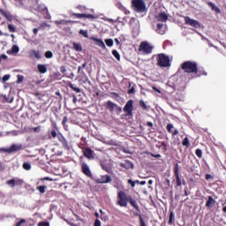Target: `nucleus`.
I'll return each instance as SVG.
<instances>
[{"label":"nucleus","mask_w":226,"mask_h":226,"mask_svg":"<svg viewBox=\"0 0 226 226\" xmlns=\"http://www.w3.org/2000/svg\"><path fill=\"white\" fill-rule=\"evenodd\" d=\"M156 61L157 65L161 66V68H168V66H170V58L163 53L157 55Z\"/></svg>","instance_id":"f257e3e1"},{"label":"nucleus","mask_w":226,"mask_h":226,"mask_svg":"<svg viewBox=\"0 0 226 226\" xmlns=\"http://www.w3.org/2000/svg\"><path fill=\"white\" fill-rule=\"evenodd\" d=\"M182 70H184L186 73H197L199 71L197 67V63L195 62H185L182 64Z\"/></svg>","instance_id":"f03ea898"},{"label":"nucleus","mask_w":226,"mask_h":226,"mask_svg":"<svg viewBox=\"0 0 226 226\" xmlns=\"http://www.w3.org/2000/svg\"><path fill=\"white\" fill-rule=\"evenodd\" d=\"M132 7L138 13H144L146 11V3L144 0H132Z\"/></svg>","instance_id":"7ed1b4c3"},{"label":"nucleus","mask_w":226,"mask_h":226,"mask_svg":"<svg viewBox=\"0 0 226 226\" xmlns=\"http://www.w3.org/2000/svg\"><path fill=\"white\" fill-rule=\"evenodd\" d=\"M117 204L121 207H126V206H128V201L126 200V193H124L123 191L118 192Z\"/></svg>","instance_id":"20e7f679"},{"label":"nucleus","mask_w":226,"mask_h":226,"mask_svg":"<svg viewBox=\"0 0 226 226\" xmlns=\"http://www.w3.org/2000/svg\"><path fill=\"white\" fill-rule=\"evenodd\" d=\"M139 50V52H144V54H151L153 52V46L147 41H143L140 43Z\"/></svg>","instance_id":"39448f33"},{"label":"nucleus","mask_w":226,"mask_h":226,"mask_svg":"<svg viewBox=\"0 0 226 226\" xmlns=\"http://www.w3.org/2000/svg\"><path fill=\"white\" fill-rule=\"evenodd\" d=\"M126 116H133V100H129L124 107Z\"/></svg>","instance_id":"423d86ee"},{"label":"nucleus","mask_w":226,"mask_h":226,"mask_svg":"<svg viewBox=\"0 0 226 226\" xmlns=\"http://www.w3.org/2000/svg\"><path fill=\"white\" fill-rule=\"evenodd\" d=\"M185 22L187 26L195 27V29H199L200 27V23L193 19H191L190 17H185Z\"/></svg>","instance_id":"0eeeda50"},{"label":"nucleus","mask_w":226,"mask_h":226,"mask_svg":"<svg viewBox=\"0 0 226 226\" xmlns=\"http://www.w3.org/2000/svg\"><path fill=\"white\" fill-rule=\"evenodd\" d=\"M16 151H20V146L13 144L9 148H0V153H8L9 154L16 153Z\"/></svg>","instance_id":"6e6552de"},{"label":"nucleus","mask_w":226,"mask_h":226,"mask_svg":"<svg viewBox=\"0 0 226 226\" xmlns=\"http://www.w3.org/2000/svg\"><path fill=\"white\" fill-rule=\"evenodd\" d=\"M81 170L83 172V174H85V176H87V177H93V173L91 172V169H89V166L87 165V163L83 162L81 165Z\"/></svg>","instance_id":"1a4fd4ad"},{"label":"nucleus","mask_w":226,"mask_h":226,"mask_svg":"<svg viewBox=\"0 0 226 226\" xmlns=\"http://www.w3.org/2000/svg\"><path fill=\"white\" fill-rule=\"evenodd\" d=\"M155 20L157 22L165 23V22H167V20H169V15H167V13H165V12H160L159 14H157L155 16Z\"/></svg>","instance_id":"9d476101"},{"label":"nucleus","mask_w":226,"mask_h":226,"mask_svg":"<svg viewBox=\"0 0 226 226\" xmlns=\"http://www.w3.org/2000/svg\"><path fill=\"white\" fill-rule=\"evenodd\" d=\"M112 182V177L109 175H103L100 178L96 180V183H99L101 185H105L107 183H111Z\"/></svg>","instance_id":"9b49d317"},{"label":"nucleus","mask_w":226,"mask_h":226,"mask_svg":"<svg viewBox=\"0 0 226 226\" xmlns=\"http://www.w3.org/2000/svg\"><path fill=\"white\" fill-rule=\"evenodd\" d=\"M28 56L31 58L35 57V59H41V53L40 50L32 49L28 52Z\"/></svg>","instance_id":"f8f14e48"},{"label":"nucleus","mask_w":226,"mask_h":226,"mask_svg":"<svg viewBox=\"0 0 226 226\" xmlns=\"http://www.w3.org/2000/svg\"><path fill=\"white\" fill-rule=\"evenodd\" d=\"M78 80H79V82H83V84L89 82V78H87L86 72L81 71V72H79V75L78 76Z\"/></svg>","instance_id":"ddd939ff"},{"label":"nucleus","mask_w":226,"mask_h":226,"mask_svg":"<svg viewBox=\"0 0 226 226\" xmlns=\"http://www.w3.org/2000/svg\"><path fill=\"white\" fill-rule=\"evenodd\" d=\"M0 13L3 15V17L6 18V19L9 22L13 21V15H11V13L10 11H5L3 9H0Z\"/></svg>","instance_id":"4468645a"},{"label":"nucleus","mask_w":226,"mask_h":226,"mask_svg":"<svg viewBox=\"0 0 226 226\" xmlns=\"http://www.w3.org/2000/svg\"><path fill=\"white\" fill-rule=\"evenodd\" d=\"M84 156L88 160H94V155H93V150L89 147L84 150Z\"/></svg>","instance_id":"2eb2a0df"},{"label":"nucleus","mask_w":226,"mask_h":226,"mask_svg":"<svg viewBox=\"0 0 226 226\" xmlns=\"http://www.w3.org/2000/svg\"><path fill=\"white\" fill-rule=\"evenodd\" d=\"M92 40L95 41V45H97L98 47H101V49H107V46H105V42H103L102 39L93 37Z\"/></svg>","instance_id":"dca6fc26"},{"label":"nucleus","mask_w":226,"mask_h":226,"mask_svg":"<svg viewBox=\"0 0 226 226\" xmlns=\"http://www.w3.org/2000/svg\"><path fill=\"white\" fill-rule=\"evenodd\" d=\"M216 203V200H215V199H213V196H209L208 200L206 203V206L211 209V207H213V206H215V204Z\"/></svg>","instance_id":"f3484780"},{"label":"nucleus","mask_w":226,"mask_h":226,"mask_svg":"<svg viewBox=\"0 0 226 226\" xmlns=\"http://www.w3.org/2000/svg\"><path fill=\"white\" fill-rule=\"evenodd\" d=\"M156 33L158 34H163L165 33V25L162 23L157 24Z\"/></svg>","instance_id":"a211bd4d"},{"label":"nucleus","mask_w":226,"mask_h":226,"mask_svg":"<svg viewBox=\"0 0 226 226\" xmlns=\"http://www.w3.org/2000/svg\"><path fill=\"white\" fill-rule=\"evenodd\" d=\"M117 8H118V10H121V11H124L125 15H130V11L126 10V8H124V6H123V4L117 2L116 4Z\"/></svg>","instance_id":"6ab92c4d"},{"label":"nucleus","mask_w":226,"mask_h":226,"mask_svg":"<svg viewBox=\"0 0 226 226\" xmlns=\"http://www.w3.org/2000/svg\"><path fill=\"white\" fill-rule=\"evenodd\" d=\"M20 49L17 45H13L11 50H7V54H19Z\"/></svg>","instance_id":"aec40b11"},{"label":"nucleus","mask_w":226,"mask_h":226,"mask_svg":"<svg viewBox=\"0 0 226 226\" xmlns=\"http://www.w3.org/2000/svg\"><path fill=\"white\" fill-rule=\"evenodd\" d=\"M120 166H122L124 169H133L134 165L133 162L130 161H126L124 163H121Z\"/></svg>","instance_id":"412c9836"},{"label":"nucleus","mask_w":226,"mask_h":226,"mask_svg":"<svg viewBox=\"0 0 226 226\" xmlns=\"http://www.w3.org/2000/svg\"><path fill=\"white\" fill-rule=\"evenodd\" d=\"M58 139L61 142L63 147H64L66 149L68 147V142L66 141V139H64V137L60 135V136H58Z\"/></svg>","instance_id":"4be33fe9"},{"label":"nucleus","mask_w":226,"mask_h":226,"mask_svg":"<svg viewBox=\"0 0 226 226\" xmlns=\"http://www.w3.org/2000/svg\"><path fill=\"white\" fill-rule=\"evenodd\" d=\"M37 69L41 73H47V65L39 64Z\"/></svg>","instance_id":"5701e85b"},{"label":"nucleus","mask_w":226,"mask_h":226,"mask_svg":"<svg viewBox=\"0 0 226 226\" xmlns=\"http://www.w3.org/2000/svg\"><path fill=\"white\" fill-rule=\"evenodd\" d=\"M116 107H117L116 103H114L110 101H108L107 109H109L110 112H114V109H116Z\"/></svg>","instance_id":"b1692460"},{"label":"nucleus","mask_w":226,"mask_h":226,"mask_svg":"<svg viewBox=\"0 0 226 226\" xmlns=\"http://www.w3.org/2000/svg\"><path fill=\"white\" fill-rule=\"evenodd\" d=\"M208 6H210V8H212V10L214 11H215L216 13H220L222 11L220 10V8H218V6H216V4L209 2L208 3Z\"/></svg>","instance_id":"393cba45"},{"label":"nucleus","mask_w":226,"mask_h":226,"mask_svg":"<svg viewBox=\"0 0 226 226\" xmlns=\"http://www.w3.org/2000/svg\"><path fill=\"white\" fill-rule=\"evenodd\" d=\"M73 49L74 50H76L77 52H82V45L80 43H73Z\"/></svg>","instance_id":"a878e982"},{"label":"nucleus","mask_w":226,"mask_h":226,"mask_svg":"<svg viewBox=\"0 0 226 226\" xmlns=\"http://www.w3.org/2000/svg\"><path fill=\"white\" fill-rule=\"evenodd\" d=\"M42 13L45 19H50V14H49V9H47V7H44V9L42 10Z\"/></svg>","instance_id":"bb28decb"},{"label":"nucleus","mask_w":226,"mask_h":226,"mask_svg":"<svg viewBox=\"0 0 226 226\" xmlns=\"http://www.w3.org/2000/svg\"><path fill=\"white\" fill-rule=\"evenodd\" d=\"M7 185L11 188H15V186H16L15 178H12V179L7 181Z\"/></svg>","instance_id":"cd10ccee"},{"label":"nucleus","mask_w":226,"mask_h":226,"mask_svg":"<svg viewBox=\"0 0 226 226\" xmlns=\"http://www.w3.org/2000/svg\"><path fill=\"white\" fill-rule=\"evenodd\" d=\"M36 190H38V192H40V193H45V190H47V186L39 185L36 187Z\"/></svg>","instance_id":"c85d7f7f"},{"label":"nucleus","mask_w":226,"mask_h":226,"mask_svg":"<svg viewBox=\"0 0 226 226\" xmlns=\"http://www.w3.org/2000/svg\"><path fill=\"white\" fill-rule=\"evenodd\" d=\"M112 55L114 56V57H116V59H117V61H121V55H119V52H117V50L114 49L112 51Z\"/></svg>","instance_id":"c756f323"},{"label":"nucleus","mask_w":226,"mask_h":226,"mask_svg":"<svg viewBox=\"0 0 226 226\" xmlns=\"http://www.w3.org/2000/svg\"><path fill=\"white\" fill-rule=\"evenodd\" d=\"M44 56L46 59H52V57H54V53H52V51H46Z\"/></svg>","instance_id":"7c9ffc66"},{"label":"nucleus","mask_w":226,"mask_h":226,"mask_svg":"<svg viewBox=\"0 0 226 226\" xmlns=\"http://www.w3.org/2000/svg\"><path fill=\"white\" fill-rule=\"evenodd\" d=\"M79 34H81L82 36H84V38H89V34L87 32V30H79Z\"/></svg>","instance_id":"2f4dec72"},{"label":"nucleus","mask_w":226,"mask_h":226,"mask_svg":"<svg viewBox=\"0 0 226 226\" xmlns=\"http://www.w3.org/2000/svg\"><path fill=\"white\" fill-rule=\"evenodd\" d=\"M174 218H175V216H174V212H170V219H169V222H168V223H169L170 225H172V223H174Z\"/></svg>","instance_id":"473e14b6"},{"label":"nucleus","mask_w":226,"mask_h":226,"mask_svg":"<svg viewBox=\"0 0 226 226\" xmlns=\"http://www.w3.org/2000/svg\"><path fill=\"white\" fill-rule=\"evenodd\" d=\"M105 43L107 47H112L114 45V41L112 39H106Z\"/></svg>","instance_id":"72a5a7b5"},{"label":"nucleus","mask_w":226,"mask_h":226,"mask_svg":"<svg viewBox=\"0 0 226 226\" xmlns=\"http://www.w3.org/2000/svg\"><path fill=\"white\" fill-rule=\"evenodd\" d=\"M69 87H71V89H72V91H75L76 93H80V91H81L80 88L75 87V85H73V84H70Z\"/></svg>","instance_id":"f704fd0d"},{"label":"nucleus","mask_w":226,"mask_h":226,"mask_svg":"<svg viewBox=\"0 0 226 226\" xmlns=\"http://www.w3.org/2000/svg\"><path fill=\"white\" fill-rule=\"evenodd\" d=\"M130 204L135 207V209H137V211H139V205L137 204V201H135L134 200H130Z\"/></svg>","instance_id":"c9c22d12"},{"label":"nucleus","mask_w":226,"mask_h":226,"mask_svg":"<svg viewBox=\"0 0 226 226\" xmlns=\"http://www.w3.org/2000/svg\"><path fill=\"white\" fill-rule=\"evenodd\" d=\"M182 144H183V146H185L186 147H190V139H188V138H185Z\"/></svg>","instance_id":"e433bc0d"},{"label":"nucleus","mask_w":226,"mask_h":226,"mask_svg":"<svg viewBox=\"0 0 226 226\" xmlns=\"http://www.w3.org/2000/svg\"><path fill=\"white\" fill-rule=\"evenodd\" d=\"M23 169L25 170H31V164L29 162H24L23 163Z\"/></svg>","instance_id":"4c0bfd02"},{"label":"nucleus","mask_w":226,"mask_h":226,"mask_svg":"<svg viewBox=\"0 0 226 226\" xmlns=\"http://www.w3.org/2000/svg\"><path fill=\"white\" fill-rule=\"evenodd\" d=\"M87 65V63H84V64H82V66H79V67H78V73H81L82 72H84V69L86 68Z\"/></svg>","instance_id":"58836bf2"},{"label":"nucleus","mask_w":226,"mask_h":226,"mask_svg":"<svg viewBox=\"0 0 226 226\" xmlns=\"http://www.w3.org/2000/svg\"><path fill=\"white\" fill-rule=\"evenodd\" d=\"M175 176H179V164L176 163L174 168Z\"/></svg>","instance_id":"ea45409f"},{"label":"nucleus","mask_w":226,"mask_h":226,"mask_svg":"<svg viewBox=\"0 0 226 226\" xmlns=\"http://www.w3.org/2000/svg\"><path fill=\"white\" fill-rule=\"evenodd\" d=\"M195 154L196 156H198V158H202V150H200V148H197L195 151Z\"/></svg>","instance_id":"a19ab883"},{"label":"nucleus","mask_w":226,"mask_h":226,"mask_svg":"<svg viewBox=\"0 0 226 226\" xmlns=\"http://www.w3.org/2000/svg\"><path fill=\"white\" fill-rule=\"evenodd\" d=\"M72 15H73L77 19H84L86 17V14H82V13H73Z\"/></svg>","instance_id":"79ce46f5"},{"label":"nucleus","mask_w":226,"mask_h":226,"mask_svg":"<svg viewBox=\"0 0 226 226\" xmlns=\"http://www.w3.org/2000/svg\"><path fill=\"white\" fill-rule=\"evenodd\" d=\"M7 27H8L10 33H15V31H16L15 26L9 24Z\"/></svg>","instance_id":"37998d69"},{"label":"nucleus","mask_w":226,"mask_h":226,"mask_svg":"<svg viewBox=\"0 0 226 226\" xmlns=\"http://www.w3.org/2000/svg\"><path fill=\"white\" fill-rule=\"evenodd\" d=\"M176 181H177V186H181V178L179 177V175H175Z\"/></svg>","instance_id":"c03bdc74"},{"label":"nucleus","mask_w":226,"mask_h":226,"mask_svg":"<svg viewBox=\"0 0 226 226\" xmlns=\"http://www.w3.org/2000/svg\"><path fill=\"white\" fill-rule=\"evenodd\" d=\"M167 130H168V132H169L170 133H172V130H174V124H169L167 125Z\"/></svg>","instance_id":"a18cd8bd"},{"label":"nucleus","mask_w":226,"mask_h":226,"mask_svg":"<svg viewBox=\"0 0 226 226\" xmlns=\"http://www.w3.org/2000/svg\"><path fill=\"white\" fill-rule=\"evenodd\" d=\"M49 135H51L52 137H54V139H56L57 137V132H56V129H53L49 132Z\"/></svg>","instance_id":"49530a36"},{"label":"nucleus","mask_w":226,"mask_h":226,"mask_svg":"<svg viewBox=\"0 0 226 226\" xmlns=\"http://www.w3.org/2000/svg\"><path fill=\"white\" fill-rule=\"evenodd\" d=\"M15 183L16 186H22V185H24V181H22L21 179L15 180Z\"/></svg>","instance_id":"de8ad7c7"},{"label":"nucleus","mask_w":226,"mask_h":226,"mask_svg":"<svg viewBox=\"0 0 226 226\" xmlns=\"http://www.w3.org/2000/svg\"><path fill=\"white\" fill-rule=\"evenodd\" d=\"M38 226H50V223H49V222H39Z\"/></svg>","instance_id":"09e8293b"},{"label":"nucleus","mask_w":226,"mask_h":226,"mask_svg":"<svg viewBox=\"0 0 226 226\" xmlns=\"http://www.w3.org/2000/svg\"><path fill=\"white\" fill-rule=\"evenodd\" d=\"M6 61V59H8V56H6L5 54L0 55V64H1V60Z\"/></svg>","instance_id":"8fccbe9b"},{"label":"nucleus","mask_w":226,"mask_h":226,"mask_svg":"<svg viewBox=\"0 0 226 226\" xmlns=\"http://www.w3.org/2000/svg\"><path fill=\"white\" fill-rule=\"evenodd\" d=\"M22 223H26V219H20V220L17 222L16 226H20V225H22Z\"/></svg>","instance_id":"3c124183"},{"label":"nucleus","mask_w":226,"mask_h":226,"mask_svg":"<svg viewBox=\"0 0 226 226\" xmlns=\"http://www.w3.org/2000/svg\"><path fill=\"white\" fill-rule=\"evenodd\" d=\"M139 105L140 107H142V109H147V106L146 105V102H144V101H140L139 102Z\"/></svg>","instance_id":"603ef678"},{"label":"nucleus","mask_w":226,"mask_h":226,"mask_svg":"<svg viewBox=\"0 0 226 226\" xmlns=\"http://www.w3.org/2000/svg\"><path fill=\"white\" fill-rule=\"evenodd\" d=\"M101 219L102 220V222H107V220H109V216H107V215H101Z\"/></svg>","instance_id":"864d4df0"},{"label":"nucleus","mask_w":226,"mask_h":226,"mask_svg":"<svg viewBox=\"0 0 226 226\" xmlns=\"http://www.w3.org/2000/svg\"><path fill=\"white\" fill-rule=\"evenodd\" d=\"M84 19H96L93 14H85Z\"/></svg>","instance_id":"5fc2aeb1"},{"label":"nucleus","mask_w":226,"mask_h":226,"mask_svg":"<svg viewBox=\"0 0 226 226\" xmlns=\"http://www.w3.org/2000/svg\"><path fill=\"white\" fill-rule=\"evenodd\" d=\"M41 130V127H40V126L34 127V128L33 129V131H34L35 133L40 132Z\"/></svg>","instance_id":"6e6d98bb"},{"label":"nucleus","mask_w":226,"mask_h":226,"mask_svg":"<svg viewBox=\"0 0 226 226\" xmlns=\"http://www.w3.org/2000/svg\"><path fill=\"white\" fill-rule=\"evenodd\" d=\"M94 226H102V222H100V219L95 220Z\"/></svg>","instance_id":"4d7b16f0"},{"label":"nucleus","mask_w":226,"mask_h":226,"mask_svg":"<svg viewBox=\"0 0 226 226\" xmlns=\"http://www.w3.org/2000/svg\"><path fill=\"white\" fill-rule=\"evenodd\" d=\"M139 222H140V226H147L146 222H144V219H142V216H139Z\"/></svg>","instance_id":"13d9d810"},{"label":"nucleus","mask_w":226,"mask_h":226,"mask_svg":"<svg viewBox=\"0 0 226 226\" xmlns=\"http://www.w3.org/2000/svg\"><path fill=\"white\" fill-rule=\"evenodd\" d=\"M60 72H61L62 73H64V75H66V67L62 66V67L60 68Z\"/></svg>","instance_id":"bf43d9fd"},{"label":"nucleus","mask_w":226,"mask_h":226,"mask_svg":"<svg viewBox=\"0 0 226 226\" xmlns=\"http://www.w3.org/2000/svg\"><path fill=\"white\" fill-rule=\"evenodd\" d=\"M4 82H6L7 80H10V75L6 74L3 77Z\"/></svg>","instance_id":"052dcab7"},{"label":"nucleus","mask_w":226,"mask_h":226,"mask_svg":"<svg viewBox=\"0 0 226 226\" xmlns=\"http://www.w3.org/2000/svg\"><path fill=\"white\" fill-rule=\"evenodd\" d=\"M135 93V87H132L131 89L128 90V94H133Z\"/></svg>","instance_id":"680f3d73"},{"label":"nucleus","mask_w":226,"mask_h":226,"mask_svg":"<svg viewBox=\"0 0 226 226\" xmlns=\"http://www.w3.org/2000/svg\"><path fill=\"white\" fill-rule=\"evenodd\" d=\"M128 183H129V185H131V186H132V188H135V182H134V181H132V179H130V180H128Z\"/></svg>","instance_id":"e2e57ef3"},{"label":"nucleus","mask_w":226,"mask_h":226,"mask_svg":"<svg viewBox=\"0 0 226 226\" xmlns=\"http://www.w3.org/2000/svg\"><path fill=\"white\" fill-rule=\"evenodd\" d=\"M22 80H24V76L18 75V82L20 83V82H22Z\"/></svg>","instance_id":"0e129e2a"},{"label":"nucleus","mask_w":226,"mask_h":226,"mask_svg":"<svg viewBox=\"0 0 226 226\" xmlns=\"http://www.w3.org/2000/svg\"><path fill=\"white\" fill-rule=\"evenodd\" d=\"M67 121H68V118L66 117H64L63 121H62V124L64 126V124H66Z\"/></svg>","instance_id":"69168bd1"},{"label":"nucleus","mask_w":226,"mask_h":226,"mask_svg":"<svg viewBox=\"0 0 226 226\" xmlns=\"http://www.w3.org/2000/svg\"><path fill=\"white\" fill-rule=\"evenodd\" d=\"M38 31H39L38 28H34V29H33L34 34H38Z\"/></svg>","instance_id":"338daca9"},{"label":"nucleus","mask_w":226,"mask_h":226,"mask_svg":"<svg viewBox=\"0 0 226 226\" xmlns=\"http://www.w3.org/2000/svg\"><path fill=\"white\" fill-rule=\"evenodd\" d=\"M72 102L73 103H77V95H73Z\"/></svg>","instance_id":"774afa93"}]
</instances>
